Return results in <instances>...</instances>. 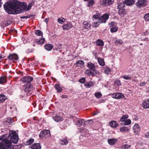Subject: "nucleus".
<instances>
[{"label": "nucleus", "mask_w": 149, "mask_h": 149, "mask_svg": "<svg viewBox=\"0 0 149 149\" xmlns=\"http://www.w3.org/2000/svg\"><path fill=\"white\" fill-rule=\"evenodd\" d=\"M6 97L3 94L0 95V101L1 102H4L6 99Z\"/></svg>", "instance_id": "obj_34"}, {"label": "nucleus", "mask_w": 149, "mask_h": 149, "mask_svg": "<svg viewBox=\"0 0 149 149\" xmlns=\"http://www.w3.org/2000/svg\"><path fill=\"white\" fill-rule=\"evenodd\" d=\"M34 5V2L29 3L28 6L26 3L17 0H11L3 5L5 10L9 14H15L21 13L23 10L28 11Z\"/></svg>", "instance_id": "obj_2"}, {"label": "nucleus", "mask_w": 149, "mask_h": 149, "mask_svg": "<svg viewBox=\"0 0 149 149\" xmlns=\"http://www.w3.org/2000/svg\"><path fill=\"white\" fill-rule=\"evenodd\" d=\"M114 84L115 85L117 86L121 85V83L119 79H117L114 81Z\"/></svg>", "instance_id": "obj_48"}, {"label": "nucleus", "mask_w": 149, "mask_h": 149, "mask_svg": "<svg viewBox=\"0 0 149 149\" xmlns=\"http://www.w3.org/2000/svg\"><path fill=\"white\" fill-rule=\"evenodd\" d=\"M87 66L89 68V69L93 71L94 72L96 73L97 70L95 69V66L94 65L93 63L91 62H89L88 63Z\"/></svg>", "instance_id": "obj_9"}, {"label": "nucleus", "mask_w": 149, "mask_h": 149, "mask_svg": "<svg viewBox=\"0 0 149 149\" xmlns=\"http://www.w3.org/2000/svg\"><path fill=\"white\" fill-rule=\"evenodd\" d=\"M128 118V116L127 115H125L122 116L120 119V121L121 122H124L125 119Z\"/></svg>", "instance_id": "obj_33"}, {"label": "nucleus", "mask_w": 149, "mask_h": 149, "mask_svg": "<svg viewBox=\"0 0 149 149\" xmlns=\"http://www.w3.org/2000/svg\"><path fill=\"white\" fill-rule=\"evenodd\" d=\"M61 97L62 98H65L67 97V96L66 95H62L61 96Z\"/></svg>", "instance_id": "obj_60"}, {"label": "nucleus", "mask_w": 149, "mask_h": 149, "mask_svg": "<svg viewBox=\"0 0 149 149\" xmlns=\"http://www.w3.org/2000/svg\"><path fill=\"white\" fill-rule=\"evenodd\" d=\"M116 99H120L123 96V95L121 93H116Z\"/></svg>", "instance_id": "obj_45"}, {"label": "nucleus", "mask_w": 149, "mask_h": 149, "mask_svg": "<svg viewBox=\"0 0 149 149\" xmlns=\"http://www.w3.org/2000/svg\"><path fill=\"white\" fill-rule=\"evenodd\" d=\"M53 46L50 44H47L45 46V49L47 51L51 50Z\"/></svg>", "instance_id": "obj_29"}, {"label": "nucleus", "mask_w": 149, "mask_h": 149, "mask_svg": "<svg viewBox=\"0 0 149 149\" xmlns=\"http://www.w3.org/2000/svg\"><path fill=\"white\" fill-rule=\"evenodd\" d=\"M146 136L147 138H149V132H147L146 134Z\"/></svg>", "instance_id": "obj_61"}, {"label": "nucleus", "mask_w": 149, "mask_h": 149, "mask_svg": "<svg viewBox=\"0 0 149 149\" xmlns=\"http://www.w3.org/2000/svg\"><path fill=\"white\" fill-rule=\"evenodd\" d=\"M118 29V27H113L110 29V31L112 33L115 32L117 31Z\"/></svg>", "instance_id": "obj_35"}, {"label": "nucleus", "mask_w": 149, "mask_h": 149, "mask_svg": "<svg viewBox=\"0 0 149 149\" xmlns=\"http://www.w3.org/2000/svg\"><path fill=\"white\" fill-rule=\"evenodd\" d=\"M118 5L117 6V8L118 9H122L125 7V3L124 1H118Z\"/></svg>", "instance_id": "obj_16"}, {"label": "nucleus", "mask_w": 149, "mask_h": 149, "mask_svg": "<svg viewBox=\"0 0 149 149\" xmlns=\"http://www.w3.org/2000/svg\"><path fill=\"white\" fill-rule=\"evenodd\" d=\"M109 15L107 13H105L102 15L98 19V22L100 23H105L109 18Z\"/></svg>", "instance_id": "obj_5"}, {"label": "nucleus", "mask_w": 149, "mask_h": 149, "mask_svg": "<svg viewBox=\"0 0 149 149\" xmlns=\"http://www.w3.org/2000/svg\"><path fill=\"white\" fill-rule=\"evenodd\" d=\"M31 149H41V146L39 143H35L33 144L31 146Z\"/></svg>", "instance_id": "obj_18"}, {"label": "nucleus", "mask_w": 149, "mask_h": 149, "mask_svg": "<svg viewBox=\"0 0 149 149\" xmlns=\"http://www.w3.org/2000/svg\"><path fill=\"white\" fill-rule=\"evenodd\" d=\"M33 78L31 76H25L22 79L21 81L24 83H30L33 80Z\"/></svg>", "instance_id": "obj_8"}, {"label": "nucleus", "mask_w": 149, "mask_h": 149, "mask_svg": "<svg viewBox=\"0 0 149 149\" xmlns=\"http://www.w3.org/2000/svg\"><path fill=\"white\" fill-rule=\"evenodd\" d=\"M144 18L146 21H149V13L145 15Z\"/></svg>", "instance_id": "obj_46"}, {"label": "nucleus", "mask_w": 149, "mask_h": 149, "mask_svg": "<svg viewBox=\"0 0 149 149\" xmlns=\"http://www.w3.org/2000/svg\"><path fill=\"white\" fill-rule=\"evenodd\" d=\"M124 3L126 5L130 6L134 4L135 1L134 0H127L124 1Z\"/></svg>", "instance_id": "obj_19"}, {"label": "nucleus", "mask_w": 149, "mask_h": 149, "mask_svg": "<svg viewBox=\"0 0 149 149\" xmlns=\"http://www.w3.org/2000/svg\"><path fill=\"white\" fill-rule=\"evenodd\" d=\"M116 93H114L112 94V97L113 98L116 99Z\"/></svg>", "instance_id": "obj_56"}, {"label": "nucleus", "mask_w": 149, "mask_h": 149, "mask_svg": "<svg viewBox=\"0 0 149 149\" xmlns=\"http://www.w3.org/2000/svg\"><path fill=\"white\" fill-rule=\"evenodd\" d=\"M109 125L110 126L113 127H116L118 125V124L115 121L110 122L109 123Z\"/></svg>", "instance_id": "obj_26"}, {"label": "nucleus", "mask_w": 149, "mask_h": 149, "mask_svg": "<svg viewBox=\"0 0 149 149\" xmlns=\"http://www.w3.org/2000/svg\"><path fill=\"white\" fill-rule=\"evenodd\" d=\"M76 125L80 126L85 124L84 120L81 119H78L74 121Z\"/></svg>", "instance_id": "obj_12"}, {"label": "nucleus", "mask_w": 149, "mask_h": 149, "mask_svg": "<svg viewBox=\"0 0 149 149\" xmlns=\"http://www.w3.org/2000/svg\"><path fill=\"white\" fill-rule=\"evenodd\" d=\"M110 72L111 70L109 68H107L104 70L105 73L107 74H108Z\"/></svg>", "instance_id": "obj_52"}, {"label": "nucleus", "mask_w": 149, "mask_h": 149, "mask_svg": "<svg viewBox=\"0 0 149 149\" xmlns=\"http://www.w3.org/2000/svg\"><path fill=\"white\" fill-rule=\"evenodd\" d=\"M2 0H0V8L1 7V5H2L3 3L1 2Z\"/></svg>", "instance_id": "obj_63"}, {"label": "nucleus", "mask_w": 149, "mask_h": 149, "mask_svg": "<svg viewBox=\"0 0 149 149\" xmlns=\"http://www.w3.org/2000/svg\"><path fill=\"white\" fill-rule=\"evenodd\" d=\"M72 27L73 25L70 22H69L63 25L62 27L64 30H67L70 29Z\"/></svg>", "instance_id": "obj_11"}, {"label": "nucleus", "mask_w": 149, "mask_h": 149, "mask_svg": "<svg viewBox=\"0 0 149 149\" xmlns=\"http://www.w3.org/2000/svg\"><path fill=\"white\" fill-rule=\"evenodd\" d=\"M95 2L93 0H89L88 2L87 5L88 7H90V6H93L94 3Z\"/></svg>", "instance_id": "obj_41"}, {"label": "nucleus", "mask_w": 149, "mask_h": 149, "mask_svg": "<svg viewBox=\"0 0 149 149\" xmlns=\"http://www.w3.org/2000/svg\"><path fill=\"white\" fill-rule=\"evenodd\" d=\"M18 134L15 131L12 130L9 131V134H6L0 137V149H9L11 146L12 143H16L18 141Z\"/></svg>", "instance_id": "obj_3"}, {"label": "nucleus", "mask_w": 149, "mask_h": 149, "mask_svg": "<svg viewBox=\"0 0 149 149\" xmlns=\"http://www.w3.org/2000/svg\"><path fill=\"white\" fill-rule=\"evenodd\" d=\"M23 88L24 91L26 93L27 95L31 94V91L34 89L32 85L30 84H25L23 86Z\"/></svg>", "instance_id": "obj_4"}, {"label": "nucleus", "mask_w": 149, "mask_h": 149, "mask_svg": "<svg viewBox=\"0 0 149 149\" xmlns=\"http://www.w3.org/2000/svg\"><path fill=\"white\" fill-rule=\"evenodd\" d=\"M94 95L95 97L97 98H100L102 96V94L100 92L95 93Z\"/></svg>", "instance_id": "obj_39"}, {"label": "nucleus", "mask_w": 149, "mask_h": 149, "mask_svg": "<svg viewBox=\"0 0 149 149\" xmlns=\"http://www.w3.org/2000/svg\"><path fill=\"white\" fill-rule=\"evenodd\" d=\"M133 129L134 133H136V134H137L138 132H139L141 130L140 127L137 124H135L133 127Z\"/></svg>", "instance_id": "obj_15"}, {"label": "nucleus", "mask_w": 149, "mask_h": 149, "mask_svg": "<svg viewBox=\"0 0 149 149\" xmlns=\"http://www.w3.org/2000/svg\"><path fill=\"white\" fill-rule=\"evenodd\" d=\"M17 55L15 54H10L8 57V58L12 60H17L18 59Z\"/></svg>", "instance_id": "obj_13"}, {"label": "nucleus", "mask_w": 149, "mask_h": 149, "mask_svg": "<svg viewBox=\"0 0 149 149\" xmlns=\"http://www.w3.org/2000/svg\"><path fill=\"white\" fill-rule=\"evenodd\" d=\"M85 81V78L84 77L82 78L81 79H80L79 81V82L82 84L84 83Z\"/></svg>", "instance_id": "obj_51"}, {"label": "nucleus", "mask_w": 149, "mask_h": 149, "mask_svg": "<svg viewBox=\"0 0 149 149\" xmlns=\"http://www.w3.org/2000/svg\"><path fill=\"white\" fill-rule=\"evenodd\" d=\"M96 45L99 46H102L104 45L103 42L100 39L97 40L96 42Z\"/></svg>", "instance_id": "obj_28"}, {"label": "nucleus", "mask_w": 149, "mask_h": 149, "mask_svg": "<svg viewBox=\"0 0 149 149\" xmlns=\"http://www.w3.org/2000/svg\"><path fill=\"white\" fill-rule=\"evenodd\" d=\"M130 146L126 144L123 145L122 146V149H130Z\"/></svg>", "instance_id": "obj_44"}, {"label": "nucleus", "mask_w": 149, "mask_h": 149, "mask_svg": "<svg viewBox=\"0 0 149 149\" xmlns=\"http://www.w3.org/2000/svg\"><path fill=\"white\" fill-rule=\"evenodd\" d=\"M147 0H138L136 5L138 8L144 7L147 5Z\"/></svg>", "instance_id": "obj_6"}, {"label": "nucleus", "mask_w": 149, "mask_h": 149, "mask_svg": "<svg viewBox=\"0 0 149 149\" xmlns=\"http://www.w3.org/2000/svg\"><path fill=\"white\" fill-rule=\"evenodd\" d=\"M85 72L86 74L92 76H94L96 74L90 69H88L86 70Z\"/></svg>", "instance_id": "obj_20"}, {"label": "nucleus", "mask_w": 149, "mask_h": 149, "mask_svg": "<svg viewBox=\"0 0 149 149\" xmlns=\"http://www.w3.org/2000/svg\"><path fill=\"white\" fill-rule=\"evenodd\" d=\"M84 25V28L86 29H91V24H89L86 21L84 22H83Z\"/></svg>", "instance_id": "obj_25"}, {"label": "nucleus", "mask_w": 149, "mask_h": 149, "mask_svg": "<svg viewBox=\"0 0 149 149\" xmlns=\"http://www.w3.org/2000/svg\"><path fill=\"white\" fill-rule=\"evenodd\" d=\"M124 79L126 80L130 79L131 78V77L129 75H125L121 77Z\"/></svg>", "instance_id": "obj_47"}, {"label": "nucleus", "mask_w": 149, "mask_h": 149, "mask_svg": "<svg viewBox=\"0 0 149 149\" xmlns=\"http://www.w3.org/2000/svg\"><path fill=\"white\" fill-rule=\"evenodd\" d=\"M116 42H117L120 44H122L123 43V41L121 40H116L115 41Z\"/></svg>", "instance_id": "obj_54"}, {"label": "nucleus", "mask_w": 149, "mask_h": 149, "mask_svg": "<svg viewBox=\"0 0 149 149\" xmlns=\"http://www.w3.org/2000/svg\"><path fill=\"white\" fill-rule=\"evenodd\" d=\"M146 82H143L141 83L140 84V86H145L146 85Z\"/></svg>", "instance_id": "obj_57"}, {"label": "nucleus", "mask_w": 149, "mask_h": 149, "mask_svg": "<svg viewBox=\"0 0 149 149\" xmlns=\"http://www.w3.org/2000/svg\"><path fill=\"white\" fill-rule=\"evenodd\" d=\"M6 82V78L5 77H0V84H2Z\"/></svg>", "instance_id": "obj_42"}, {"label": "nucleus", "mask_w": 149, "mask_h": 149, "mask_svg": "<svg viewBox=\"0 0 149 149\" xmlns=\"http://www.w3.org/2000/svg\"><path fill=\"white\" fill-rule=\"evenodd\" d=\"M35 34L38 36H42L43 35L42 32L40 30H37L36 31Z\"/></svg>", "instance_id": "obj_40"}, {"label": "nucleus", "mask_w": 149, "mask_h": 149, "mask_svg": "<svg viewBox=\"0 0 149 149\" xmlns=\"http://www.w3.org/2000/svg\"><path fill=\"white\" fill-rule=\"evenodd\" d=\"M68 141L66 138L60 139V144L62 145H66L68 143Z\"/></svg>", "instance_id": "obj_22"}, {"label": "nucleus", "mask_w": 149, "mask_h": 149, "mask_svg": "<svg viewBox=\"0 0 149 149\" xmlns=\"http://www.w3.org/2000/svg\"><path fill=\"white\" fill-rule=\"evenodd\" d=\"M124 125H129L131 123V120L129 119L126 120L125 121H124Z\"/></svg>", "instance_id": "obj_43"}, {"label": "nucleus", "mask_w": 149, "mask_h": 149, "mask_svg": "<svg viewBox=\"0 0 149 149\" xmlns=\"http://www.w3.org/2000/svg\"><path fill=\"white\" fill-rule=\"evenodd\" d=\"M53 118L54 120L56 122H58L62 121L63 120L62 117L58 116L57 115L53 116Z\"/></svg>", "instance_id": "obj_17"}, {"label": "nucleus", "mask_w": 149, "mask_h": 149, "mask_svg": "<svg viewBox=\"0 0 149 149\" xmlns=\"http://www.w3.org/2000/svg\"><path fill=\"white\" fill-rule=\"evenodd\" d=\"M48 21L49 19L47 18H46L45 20V22H46V24H47L48 22Z\"/></svg>", "instance_id": "obj_62"}, {"label": "nucleus", "mask_w": 149, "mask_h": 149, "mask_svg": "<svg viewBox=\"0 0 149 149\" xmlns=\"http://www.w3.org/2000/svg\"><path fill=\"white\" fill-rule=\"evenodd\" d=\"M34 5V2L29 3L28 6L26 3L17 0H11L3 5L5 10L9 14H15L21 13L23 10L28 11Z\"/></svg>", "instance_id": "obj_1"}, {"label": "nucleus", "mask_w": 149, "mask_h": 149, "mask_svg": "<svg viewBox=\"0 0 149 149\" xmlns=\"http://www.w3.org/2000/svg\"><path fill=\"white\" fill-rule=\"evenodd\" d=\"M2 58V56L1 54H0V59Z\"/></svg>", "instance_id": "obj_64"}, {"label": "nucleus", "mask_w": 149, "mask_h": 149, "mask_svg": "<svg viewBox=\"0 0 149 149\" xmlns=\"http://www.w3.org/2000/svg\"><path fill=\"white\" fill-rule=\"evenodd\" d=\"M50 134V131L48 130H44L41 131L39 134V137L40 138H42L45 136L46 135Z\"/></svg>", "instance_id": "obj_10"}, {"label": "nucleus", "mask_w": 149, "mask_h": 149, "mask_svg": "<svg viewBox=\"0 0 149 149\" xmlns=\"http://www.w3.org/2000/svg\"><path fill=\"white\" fill-rule=\"evenodd\" d=\"M118 13L121 17H123L126 14L125 10L124 8L118 9Z\"/></svg>", "instance_id": "obj_21"}, {"label": "nucleus", "mask_w": 149, "mask_h": 149, "mask_svg": "<svg viewBox=\"0 0 149 149\" xmlns=\"http://www.w3.org/2000/svg\"><path fill=\"white\" fill-rule=\"evenodd\" d=\"M7 121L10 123H12L13 122V119L10 118H9L7 119Z\"/></svg>", "instance_id": "obj_53"}, {"label": "nucleus", "mask_w": 149, "mask_h": 149, "mask_svg": "<svg viewBox=\"0 0 149 149\" xmlns=\"http://www.w3.org/2000/svg\"><path fill=\"white\" fill-rule=\"evenodd\" d=\"M86 88H90L93 86V83L92 82H86L84 84Z\"/></svg>", "instance_id": "obj_30"}, {"label": "nucleus", "mask_w": 149, "mask_h": 149, "mask_svg": "<svg viewBox=\"0 0 149 149\" xmlns=\"http://www.w3.org/2000/svg\"><path fill=\"white\" fill-rule=\"evenodd\" d=\"M129 129L127 128L126 127H121L120 129V130L121 132H125V131H129Z\"/></svg>", "instance_id": "obj_38"}, {"label": "nucleus", "mask_w": 149, "mask_h": 149, "mask_svg": "<svg viewBox=\"0 0 149 149\" xmlns=\"http://www.w3.org/2000/svg\"><path fill=\"white\" fill-rule=\"evenodd\" d=\"M98 62L99 64L101 66H103L104 65V62L103 59L100 58H99L97 59Z\"/></svg>", "instance_id": "obj_31"}, {"label": "nucleus", "mask_w": 149, "mask_h": 149, "mask_svg": "<svg viewBox=\"0 0 149 149\" xmlns=\"http://www.w3.org/2000/svg\"><path fill=\"white\" fill-rule=\"evenodd\" d=\"M29 18V17H28V16H21L20 17L21 18L23 19H25V18Z\"/></svg>", "instance_id": "obj_59"}, {"label": "nucleus", "mask_w": 149, "mask_h": 149, "mask_svg": "<svg viewBox=\"0 0 149 149\" xmlns=\"http://www.w3.org/2000/svg\"><path fill=\"white\" fill-rule=\"evenodd\" d=\"M65 18L61 17L58 19V22L59 24H62L65 21Z\"/></svg>", "instance_id": "obj_37"}, {"label": "nucleus", "mask_w": 149, "mask_h": 149, "mask_svg": "<svg viewBox=\"0 0 149 149\" xmlns=\"http://www.w3.org/2000/svg\"><path fill=\"white\" fill-rule=\"evenodd\" d=\"M100 15V13H97L95 15H94L93 16V17L95 19H97L99 18Z\"/></svg>", "instance_id": "obj_49"}, {"label": "nucleus", "mask_w": 149, "mask_h": 149, "mask_svg": "<svg viewBox=\"0 0 149 149\" xmlns=\"http://www.w3.org/2000/svg\"><path fill=\"white\" fill-rule=\"evenodd\" d=\"M142 106L144 109L149 108V98L147 99L143 102Z\"/></svg>", "instance_id": "obj_14"}, {"label": "nucleus", "mask_w": 149, "mask_h": 149, "mask_svg": "<svg viewBox=\"0 0 149 149\" xmlns=\"http://www.w3.org/2000/svg\"><path fill=\"white\" fill-rule=\"evenodd\" d=\"M62 49V47L61 46V44H59L58 45V47L56 48V50H58L59 49Z\"/></svg>", "instance_id": "obj_55"}, {"label": "nucleus", "mask_w": 149, "mask_h": 149, "mask_svg": "<svg viewBox=\"0 0 149 149\" xmlns=\"http://www.w3.org/2000/svg\"><path fill=\"white\" fill-rule=\"evenodd\" d=\"M116 139H109L108 140V143L111 145H113L117 141Z\"/></svg>", "instance_id": "obj_23"}, {"label": "nucleus", "mask_w": 149, "mask_h": 149, "mask_svg": "<svg viewBox=\"0 0 149 149\" xmlns=\"http://www.w3.org/2000/svg\"><path fill=\"white\" fill-rule=\"evenodd\" d=\"M75 65L77 67H83L84 66V62L82 61L79 60L76 62Z\"/></svg>", "instance_id": "obj_24"}, {"label": "nucleus", "mask_w": 149, "mask_h": 149, "mask_svg": "<svg viewBox=\"0 0 149 149\" xmlns=\"http://www.w3.org/2000/svg\"><path fill=\"white\" fill-rule=\"evenodd\" d=\"M114 0H100V4L102 6H108L112 4Z\"/></svg>", "instance_id": "obj_7"}, {"label": "nucleus", "mask_w": 149, "mask_h": 149, "mask_svg": "<svg viewBox=\"0 0 149 149\" xmlns=\"http://www.w3.org/2000/svg\"><path fill=\"white\" fill-rule=\"evenodd\" d=\"M34 141V140L33 139H30L29 140L26 141V145H29L32 143Z\"/></svg>", "instance_id": "obj_36"}, {"label": "nucleus", "mask_w": 149, "mask_h": 149, "mask_svg": "<svg viewBox=\"0 0 149 149\" xmlns=\"http://www.w3.org/2000/svg\"><path fill=\"white\" fill-rule=\"evenodd\" d=\"M54 88L55 89L57 90V91L58 92H61L62 91V89L61 87L59 86V84H56L54 86Z\"/></svg>", "instance_id": "obj_32"}, {"label": "nucleus", "mask_w": 149, "mask_h": 149, "mask_svg": "<svg viewBox=\"0 0 149 149\" xmlns=\"http://www.w3.org/2000/svg\"><path fill=\"white\" fill-rule=\"evenodd\" d=\"M92 25L93 27H97L99 26V24L97 22H94Z\"/></svg>", "instance_id": "obj_50"}, {"label": "nucleus", "mask_w": 149, "mask_h": 149, "mask_svg": "<svg viewBox=\"0 0 149 149\" xmlns=\"http://www.w3.org/2000/svg\"><path fill=\"white\" fill-rule=\"evenodd\" d=\"M87 121L88 122V123L90 124L93 123V120H89Z\"/></svg>", "instance_id": "obj_58"}, {"label": "nucleus", "mask_w": 149, "mask_h": 149, "mask_svg": "<svg viewBox=\"0 0 149 149\" xmlns=\"http://www.w3.org/2000/svg\"><path fill=\"white\" fill-rule=\"evenodd\" d=\"M45 39L44 38L42 37L41 38H40L39 40L38 41H36V43L38 44L42 45L44 43Z\"/></svg>", "instance_id": "obj_27"}]
</instances>
